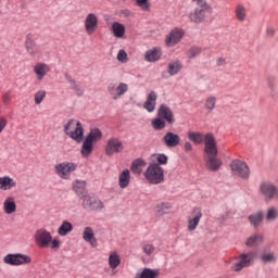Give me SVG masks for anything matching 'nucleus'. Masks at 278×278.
I'll use <instances>...</instances> for the list:
<instances>
[{
	"mask_svg": "<svg viewBox=\"0 0 278 278\" xmlns=\"http://www.w3.org/2000/svg\"><path fill=\"white\" fill-rule=\"evenodd\" d=\"M65 78L70 84L71 90H73L77 97H81L84 94V87L77 84L70 75H65Z\"/></svg>",
	"mask_w": 278,
	"mask_h": 278,
	"instance_id": "c85d7f7f",
	"label": "nucleus"
},
{
	"mask_svg": "<svg viewBox=\"0 0 278 278\" xmlns=\"http://www.w3.org/2000/svg\"><path fill=\"white\" fill-rule=\"evenodd\" d=\"M249 16V13L247 12V7L242 3H238L235 7V18L239 23H244Z\"/></svg>",
	"mask_w": 278,
	"mask_h": 278,
	"instance_id": "5701e85b",
	"label": "nucleus"
},
{
	"mask_svg": "<svg viewBox=\"0 0 278 278\" xmlns=\"http://www.w3.org/2000/svg\"><path fill=\"white\" fill-rule=\"evenodd\" d=\"M47 97V90L45 89H40L35 93V104L36 105H40V103H42V101H45V98Z\"/></svg>",
	"mask_w": 278,
	"mask_h": 278,
	"instance_id": "09e8293b",
	"label": "nucleus"
},
{
	"mask_svg": "<svg viewBox=\"0 0 278 278\" xmlns=\"http://www.w3.org/2000/svg\"><path fill=\"white\" fill-rule=\"evenodd\" d=\"M260 260L263 264H276L277 263V254L270 250H264L260 254Z\"/></svg>",
	"mask_w": 278,
	"mask_h": 278,
	"instance_id": "393cba45",
	"label": "nucleus"
},
{
	"mask_svg": "<svg viewBox=\"0 0 278 278\" xmlns=\"http://www.w3.org/2000/svg\"><path fill=\"white\" fill-rule=\"evenodd\" d=\"M255 255L253 253H243L240 254L237 258L233 260L230 270L232 273H240L242 268H249L253 264Z\"/></svg>",
	"mask_w": 278,
	"mask_h": 278,
	"instance_id": "0eeeda50",
	"label": "nucleus"
},
{
	"mask_svg": "<svg viewBox=\"0 0 278 278\" xmlns=\"http://www.w3.org/2000/svg\"><path fill=\"white\" fill-rule=\"evenodd\" d=\"M188 138L191 142H194V144H201V142H204L205 146V136L202 132L189 130Z\"/></svg>",
	"mask_w": 278,
	"mask_h": 278,
	"instance_id": "f704fd0d",
	"label": "nucleus"
},
{
	"mask_svg": "<svg viewBox=\"0 0 278 278\" xmlns=\"http://www.w3.org/2000/svg\"><path fill=\"white\" fill-rule=\"evenodd\" d=\"M266 34H267V36H269V37L275 36V28H273V27L267 28V29H266Z\"/></svg>",
	"mask_w": 278,
	"mask_h": 278,
	"instance_id": "4d7b16f0",
	"label": "nucleus"
},
{
	"mask_svg": "<svg viewBox=\"0 0 278 278\" xmlns=\"http://www.w3.org/2000/svg\"><path fill=\"white\" fill-rule=\"evenodd\" d=\"M109 94H111L113 101H118L124 94L129 91V85L125 83H119L116 87L114 84L108 86Z\"/></svg>",
	"mask_w": 278,
	"mask_h": 278,
	"instance_id": "f8f14e48",
	"label": "nucleus"
},
{
	"mask_svg": "<svg viewBox=\"0 0 278 278\" xmlns=\"http://www.w3.org/2000/svg\"><path fill=\"white\" fill-rule=\"evenodd\" d=\"M3 262L10 266H23L25 264H31V257L22 253L7 254L3 257Z\"/></svg>",
	"mask_w": 278,
	"mask_h": 278,
	"instance_id": "1a4fd4ad",
	"label": "nucleus"
},
{
	"mask_svg": "<svg viewBox=\"0 0 278 278\" xmlns=\"http://www.w3.org/2000/svg\"><path fill=\"white\" fill-rule=\"evenodd\" d=\"M83 207L84 210H89L90 212H97L103 210L105 204H103L101 200L94 197L85 195L83 198Z\"/></svg>",
	"mask_w": 278,
	"mask_h": 278,
	"instance_id": "ddd939ff",
	"label": "nucleus"
},
{
	"mask_svg": "<svg viewBox=\"0 0 278 278\" xmlns=\"http://www.w3.org/2000/svg\"><path fill=\"white\" fill-rule=\"evenodd\" d=\"M130 181H131V174H130L129 169H124L119 174V178H118L119 188H122V189L127 188V186H129Z\"/></svg>",
	"mask_w": 278,
	"mask_h": 278,
	"instance_id": "c756f323",
	"label": "nucleus"
},
{
	"mask_svg": "<svg viewBox=\"0 0 278 278\" xmlns=\"http://www.w3.org/2000/svg\"><path fill=\"white\" fill-rule=\"evenodd\" d=\"M160 277V270L144 268L140 274H137L135 278H156Z\"/></svg>",
	"mask_w": 278,
	"mask_h": 278,
	"instance_id": "c9c22d12",
	"label": "nucleus"
},
{
	"mask_svg": "<svg viewBox=\"0 0 278 278\" xmlns=\"http://www.w3.org/2000/svg\"><path fill=\"white\" fill-rule=\"evenodd\" d=\"M3 211L4 214H14L16 212V200L12 197L7 198L3 202Z\"/></svg>",
	"mask_w": 278,
	"mask_h": 278,
	"instance_id": "cd10ccee",
	"label": "nucleus"
},
{
	"mask_svg": "<svg viewBox=\"0 0 278 278\" xmlns=\"http://www.w3.org/2000/svg\"><path fill=\"white\" fill-rule=\"evenodd\" d=\"M73 190L76 194H84L86 192V181L85 180H75L73 184Z\"/></svg>",
	"mask_w": 278,
	"mask_h": 278,
	"instance_id": "a19ab883",
	"label": "nucleus"
},
{
	"mask_svg": "<svg viewBox=\"0 0 278 278\" xmlns=\"http://www.w3.org/2000/svg\"><path fill=\"white\" fill-rule=\"evenodd\" d=\"M34 239L37 244H51L53 242V236L45 228L36 230Z\"/></svg>",
	"mask_w": 278,
	"mask_h": 278,
	"instance_id": "f3484780",
	"label": "nucleus"
},
{
	"mask_svg": "<svg viewBox=\"0 0 278 278\" xmlns=\"http://www.w3.org/2000/svg\"><path fill=\"white\" fill-rule=\"evenodd\" d=\"M184 29L181 28H175L173 29L165 38V45L167 47H175L178 42L181 41V38H184Z\"/></svg>",
	"mask_w": 278,
	"mask_h": 278,
	"instance_id": "a211bd4d",
	"label": "nucleus"
},
{
	"mask_svg": "<svg viewBox=\"0 0 278 278\" xmlns=\"http://www.w3.org/2000/svg\"><path fill=\"white\" fill-rule=\"evenodd\" d=\"M258 190L262 197H264L265 201H273V199H278V188L271 182H261Z\"/></svg>",
	"mask_w": 278,
	"mask_h": 278,
	"instance_id": "9b49d317",
	"label": "nucleus"
},
{
	"mask_svg": "<svg viewBox=\"0 0 278 278\" xmlns=\"http://www.w3.org/2000/svg\"><path fill=\"white\" fill-rule=\"evenodd\" d=\"M135 3L142 12H151V2L149 0H135Z\"/></svg>",
	"mask_w": 278,
	"mask_h": 278,
	"instance_id": "37998d69",
	"label": "nucleus"
},
{
	"mask_svg": "<svg viewBox=\"0 0 278 278\" xmlns=\"http://www.w3.org/2000/svg\"><path fill=\"white\" fill-rule=\"evenodd\" d=\"M198 8L189 14V18L192 23H204L210 16H212V5L206 0L197 3Z\"/></svg>",
	"mask_w": 278,
	"mask_h": 278,
	"instance_id": "7ed1b4c3",
	"label": "nucleus"
},
{
	"mask_svg": "<svg viewBox=\"0 0 278 278\" xmlns=\"http://www.w3.org/2000/svg\"><path fill=\"white\" fill-rule=\"evenodd\" d=\"M125 146H123V141L118 138H111L108 140L105 146L106 155H114V153H122Z\"/></svg>",
	"mask_w": 278,
	"mask_h": 278,
	"instance_id": "2eb2a0df",
	"label": "nucleus"
},
{
	"mask_svg": "<svg viewBox=\"0 0 278 278\" xmlns=\"http://www.w3.org/2000/svg\"><path fill=\"white\" fill-rule=\"evenodd\" d=\"M26 52L30 58H40L42 55V48L31 39H27L25 42Z\"/></svg>",
	"mask_w": 278,
	"mask_h": 278,
	"instance_id": "6ab92c4d",
	"label": "nucleus"
},
{
	"mask_svg": "<svg viewBox=\"0 0 278 278\" xmlns=\"http://www.w3.org/2000/svg\"><path fill=\"white\" fill-rule=\"evenodd\" d=\"M33 71L35 73L36 79L38 81H42V79H45V77H47V75L49 74L50 68L47 63L39 62L35 64Z\"/></svg>",
	"mask_w": 278,
	"mask_h": 278,
	"instance_id": "4be33fe9",
	"label": "nucleus"
},
{
	"mask_svg": "<svg viewBox=\"0 0 278 278\" xmlns=\"http://www.w3.org/2000/svg\"><path fill=\"white\" fill-rule=\"evenodd\" d=\"M162 140L167 149H175V147L181 144V137H179V134L173 131H167Z\"/></svg>",
	"mask_w": 278,
	"mask_h": 278,
	"instance_id": "dca6fc26",
	"label": "nucleus"
},
{
	"mask_svg": "<svg viewBox=\"0 0 278 278\" xmlns=\"http://www.w3.org/2000/svg\"><path fill=\"white\" fill-rule=\"evenodd\" d=\"M151 125L153 129H155L156 131H160L166 127V121L162 119V117H156L152 119Z\"/></svg>",
	"mask_w": 278,
	"mask_h": 278,
	"instance_id": "79ce46f5",
	"label": "nucleus"
},
{
	"mask_svg": "<svg viewBox=\"0 0 278 278\" xmlns=\"http://www.w3.org/2000/svg\"><path fill=\"white\" fill-rule=\"evenodd\" d=\"M201 218H203V211H201V207L193 208L191 215L187 219L188 231H195L197 227H199V223H201Z\"/></svg>",
	"mask_w": 278,
	"mask_h": 278,
	"instance_id": "4468645a",
	"label": "nucleus"
},
{
	"mask_svg": "<svg viewBox=\"0 0 278 278\" xmlns=\"http://www.w3.org/2000/svg\"><path fill=\"white\" fill-rule=\"evenodd\" d=\"M12 100L10 93H4L3 97H2V101L3 103L8 104L10 101Z\"/></svg>",
	"mask_w": 278,
	"mask_h": 278,
	"instance_id": "864d4df0",
	"label": "nucleus"
},
{
	"mask_svg": "<svg viewBox=\"0 0 278 278\" xmlns=\"http://www.w3.org/2000/svg\"><path fill=\"white\" fill-rule=\"evenodd\" d=\"M50 244H60V240H58V238H52V241L50 242Z\"/></svg>",
	"mask_w": 278,
	"mask_h": 278,
	"instance_id": "bf43d9fd",
	"label": "nucleus"
},
{
	"mask_svg": "<svg viewBox=\"0 0 278 278\" xmlns=\"http://www.w3.org/2000/svg\"><path fill=\"white\" fill-rule=\"evenodd\" d=\"M157 117L166 121L168 125H173V123H175V115L173 114V111L165 104H162L159 108Z\"/></svg>",
	"mask_w": 278,
	"mask_h": 278,
	"instance_id": "aec40b11",
	"label": "nucleus"
},
{
	"mask_svg": "<svg viewBox=\"0 0 278 278\" xmlns=\"http://www.w3.org/2000/svg\"><path fill=\"white\" fill-rule=\"evenodd\" d=\"M5 127H8V118L0 117V134H3Z\"/></svg>",
	"mask_w": 278,
	"mask_h": 278,
	"instance_id": "603ef678",
	"label": "nucleus"
},
{
	"mask_svg": "<svg viewBox=\"0 0 278 278\" xmlns=\"http://www.w3.org/2000/svg\"><path fill=\"white\" fill-rule=\"evenodd\" d=\"M83 238L85 242H90L92 244L94 240V230L91 227H86L83 232Z\"/></svg>",
	"mask_w": 278,
	"mask_h": 278,
	"instance_id": "c03bdc74",
	"label": "nucleus"
},
{
	"mask_svg": "<svg viewBox=\"0 0 278 278\" xmlns=\"http://www.w3.org/2000/svg\"><path fill=\"white\" fill-rule=\"evenodd\" d=\"M63 131L66 136H70V138L76 142H81V140H84V126L79 121L70 119L64 124Z\"/></svg>",
	"mask_w": 278,
	"mask_h": 278,
	"instance_id": "20e7f679",
	"label": "nucleus"
},
{
	"mask_svg": "<svg viewBox=\"0 0 278 278\" xmlns=\"http://www.w3.org/2000/svg\"><path fill=\"white\" fill-rule=\"evenodd\" d=\"M16 188V181L10 178V176L0 177V190H12Z\"/></svg>",
	"mask_w": 278,
	"mask_h": 278,
	"instance_id": "2f4dec72",
	"label": "nucleus"
},
{
	"mask_svg": "<svg viewBox=\"0 0 278 278\" xmlns=\"http://www.w3.org/2000/svg\"><path fill=\"white\" fill-rule=\"evenodd\" d=\"M199 55H201L200 47L193 46L187 51V58H189V60H194V58H199Z\"/></svg>",
	"mask_w": 278,
	"mask_h": 278,
	"instance_id": "49530a36",
	"label": "nucleus"
},
{
	"mask_svg": "<svg viewBox=\"0 0 278 278\" xmlns=\"http://www.w3.org/2000/svg\"><path fill=\"white\" fill-rule=\"evenodd\" d=\"M142 251L146 255H153V253H155V248L152 244H144Z\"/></svg>",
	"mask_w": 278,
	"mask_h": 278,
	"instance_id": "8fccbe9b",
	"label": "nucleus"
},
{
	"mask_svg": "<svg viewBox=\"0 0 278 278\" xmlns=\"http://www.w3.org/2000/svg\"><path fill=\"white\" fill-rule=\"evenodd\" d=\"M111 31L115 38H125V25L119 22H113Z\"/></svg>",
	"mask_w": 278,
	"mask_h": 278,
	"instance_id": "bb28decb",
	"label": "nucleus"
},
{
	"mask_svg": "<svg viewBox=\"0 0 278 278\" xmlns=\"http://www.w3.org/2000/svg\"><path fill=\"white\" fill-rule=\"evenodd\" d=\"M277 218H278V208L274 206L268 207L267 213L265 215V219L267 220V223H275Z\"/></svg>",
	"mask_w": 278,
	"mask_h": 278,
	"instance_id": "ea45409f",
	"label": "nucleus"
},
{
	"mask_svg": "<svg viewBox=\"0 0 278 278\" xmlns=\"http://www.w3.org/2000/svg\"><path fill=\"white\" fill-rule=\"evenodd\" d=\"M103 134L99 128L90 130L83 142L80 155L85 159L90 157V155H92V151H94V144H97L98 140H100Z\"/></svg>",
	"mask_w": 278,
	"mask_h": 278,
	"instance_id": "f03ea898",
	"label": "nucleus"
},
{
	"mask_svg": "<svg viewBox=\"0 0 278 278\" xmlns=\"http://www.w3.org/2000/svg\"><path fill=\"white\" fill-rule=\"evenodd\" d=\"M162 58V52L157 48H153L152 50H148L144 54L146 62H157Z\"/></svg>",
	"mask_w": 278,
	"mask_h": 278,
	"instance_id": "7c9ffc66",
	"label": "nucleus"
},
{
	"mask_svg": "<svg viewBox=\"0 0 278 278\" xmlns=\"http://www.w3.org/2000/svg\"><path fill=\"white\" fill-rule=\"evenodd\" d=\"M71 231H73V224L68 220H63L56 230L59 236H62V237L68 236Z\"/></svg>",
	"mask_w": 278,
	"mask_h": 278,
	"instance_id": "473e14b6",
	"label": "nucleus"
},
{
	"mask_svg": "<svg viewBox=\"0 0 278 278\" xmlns=\"http://www.w3.org/2000/svg\"><path fill=\"white\" fill-rule=\"evenodd\" d=\"M181 68H184V64H181V61L179 60H173L167 64V73L172 77H175V75H179L181 73Z\"/></svg>",
	"mask_w": 278,
	"mask_h": 278,
	"instance_id": "b1692460",
	"label": "nucleus"
},
{
	"mask_svg": "<svg viewBox=\"0 0 278 278\" xmlns=\"http://www.w3.org/2000/svg\"><path fill=\"white\" fill-rule=\"evenodd\" d=\"M230 169L232 175L236 177H240L241 179H249L251 177V169L249 168V165L247 162L241 160H233L230 163Z\"/></svg>",
	"mask_w": 278,
	"mask_h": 278,
	"instance_id": "6e6552de",
	"label": "nucleus"
},
{
	"mask_svg": "<svg viewBox=\"0 0 278 278\" xmlns=\"http://www.w3.org/2000/svg\"><path fill=\"white\" fill-rule=\"evenodd\" d=\"M60 249V244H52L51 245V251H58Z\"/></svg>",
	"mask_w": 278,
	"mask_h": 278,
	"instance_id": "13d9d810",
	"label": "nucleus"
},
{
	"mask_svg": "<svg viewBox=\"0 0 278 278\" xmlns=\"http://www.w3.org/2000/svg\"><path fill=\"white\" fill-rule=\"evenodd\" d=\"M84 28L88 36H93L99 29V15L96 13H88L84 20Z\"/></svg>",
	"mask_w": 278,
	"mask_h": 278,
	"instance_id": "9d476101",
	"label": "nucleus"
},
{
	"mask_svg": "<svg viewBox=\"0 0 278 278\" xmlns=\"http://www.w3.org/2000/svg\"><path fill=\"white\" fill-rule=\"evenodd\" d=\"M184 149H185L186 153H190V151H192V143L185 142Z\"/></svg>",
	"mask_w": 278,
	"mask_h": 278,
	"instance_id": "5fc2aeb1",
	"label": "nucleus"
},
{
	"mask_svg": "<svg viewBox=\"0 0 278 278\" xmlns=\"http://www.w3.org/2000/svg\"><path fill=\"white\" fill-rule=\"evenodd\" d=\"M262 242H264V235L254 233L248 239L247 244H262Z\"/></svg>",
	"mask_w": 278,
	"mask_h": 278,
	"instance_id": "a18cd8bd",
	"label": "nucleus"
},
{
	"mask_svg": "<svg viewBox=\"0 0 278 278\" xmlns=\"http://www.w3.org/2000/svg\"><path fill=\"white\" fill-rule=\"evenodd\" d=\"M263 220H264V213L262 212H257L256 214H252L249 216V222L252 225V227H260Z\"/></svg>",
	"mask_w": 278,
	"mask_h": 278,
	"instance_id": "4c0bfd02",
	"label": "nucleus"
},
{
	"mask_svg": "<svg viewBox=\"0 0 278 278\" xmlns=\"http://www.w3.org/2000/svg\"><path fill=\"white\" fill-rule=\"evenodd\" d=\"M154 210H155L156 216H159V217L166 216V214H168V212H170V210H173V204H170L168 202H161V203L156 204Z\"/></svg>",
	"mask_w": 278,
	"mask_h": 278,
	"instance_id": "a878e982",
	"label": "nucleus"
},
{
	"mask_svg": "<svg viewBox=\"0 0 278 278\" xmlns=\"http://www.w3.org/2000/svg\"><path fill=\"white\" fill-rule=\"evenodd\" d=\"M118 62H127V52L125 50H119L117 53Z\"/></svg>",
	"mask_w": 278,
	"mask_h": 278,
	"instance_id": "3c124183",
	"label": "nucleus"
},
{
	"mask_svg": "<svg viewBox=\"0 0 278 278\" xmlns=\"http://www.w3.org/2000/svg\"><path fill=\"white\" fill-rule=\"evenodd\" d=\"M204 162L207 170L216 173L223 166V161L218 159V148L216 146V139L212 132L205 135V148H204Z\"/></svg>",
	"mask_w": 278,
	"mask_h": 278,
	"instance_id": "f257e3e1",
	"label": "nucleus"
},
{
	"mask_svg": "<svg viewBox=\"0 0 278 278\" xmlns=\"http://www.w3.org/2000/svg\"><path fill=\"white\" fill-rule=\"evenodd\" d=\"M143 175L149 184L157 185L164 181V168L156 163L150 164Z\"/></svg>",
	"mask_w": 278,
	"mask_h": 278,
	"instance_id": "39448f33",
	"label": "nucleus"
},
{
	"mask_svg": "<svg viewBox=\"0 0 278 278\" xmlns=\"http://www.w3.org/2000/svg\"><path fill=\"white\" fill-rule=\"evenodd\" d=\"M109 265L112 270H115V268H118L121 266V256L116 252H111L109 255Z\"/></svg>",
	"mask_w": 278,
	"mask_h": 278,
	"instance_id": "e433bc0d",
	"label": "nucleus"
},
{
	"mask_svg": "<svg viewBox=\"0 0 278 278\" xmlns=\"http://www.w3.org/2000/svg\"><path fill=\"white\" fill-rule=\"evenodd\" d=\"M152 157L159 166H166L168 164V156L166 154H154Z\"/></svg>",
	"mask_w": 278,
	"mask_h": 278,
	"instance_id": "de8ad7c7",
	"label": "nucleus"
},
{
	"mask_svg": "<svg viewBox=\"0 0 278 278\" xmlns=\"http://www.w3.org/2000/svg\"><path fill=\"white\" fill-rule=\"evenodd\" d=\"M227 61L223 58L217 59V66H225Z\"/></svg>",
	"mask_w": 278,
	"mask_h": 278,
	"instance_id": "6e6d98bb",
	"label": "nucleus"
},
{
	"mask_svg": "<svg viewBox=\"0 0 278 278\" xmlns=\"http://www.w3.org/2000/svg\"><path fill=\"white\" fill-rule=\"evenodd\" d=\"M144 166H147V162L142 159H137L131 163L130 170L135 173V175H140Z\"/></svg>",
	"mask_w": 278,
	"mask_h": 278,
	"instance_id": "72a5a7b5",
	"label": "nucleus"
},
{
	"mask_svg": "<svg viewBox=\"0 0 278 278\" xmlns=\"http://www.w3.org/2000/svg\"><path fill=\"white\" fill-rule=\"evenodd\" d=\"M77 170V163L75 162H62L54 165V173L60 179L68 180L71 175Z\"/></svg>",
	"mask_w": 278,
	"mask_h": 278,
	"instance_id": "423d86ee",
	"label": "nucleus"
},
{
	"mask_svg": "<svg viewBox=\"0 0 278 278\" xmlns=\"http://www.w3.org/2000/svg\"><path fill=\"white\" fill-rule=\"evenodd\" d=\"M157 105V92L150 91L147 96L146 102L143 103V110L150 114L155 112V106Z\"/></svg>",
	"mask_w": 278,
	"mask_h": 278,
	"instance_id": "412c9836",
	"label": "nucleus"
},
{
	"mask_svg": "<svg viewBox=\"0 0 278 278\" xmlns=\"http://www.w3.org/2000/svg\"><path fill=\"white\" fill-rule=\"evenodd\" d=\"M216 96H208L204 101V108L207 112H214L216 110Z\"/></svg>",
	"mask_w": 278,
	"mask_h": 278,
	"instance_id": "58836bf2",
	"label": "nucleus"
}]
</instances>
